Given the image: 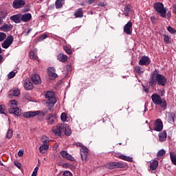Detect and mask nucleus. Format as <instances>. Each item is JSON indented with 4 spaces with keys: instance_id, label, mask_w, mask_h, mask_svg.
<instances>
[{
    "instance_id": "obj_1",
    "label": "nucleus",
    "mask_w": 176,
    "mask_h": 176,
    "mask_svg": "<svg viewBox=\"0 0 176 176\" xmlns=\"http://www.w3.org/2000/svg\"><path fill=\"white\" fill-rule=\"evenodd\" d=\"M150 86H156V83L159 86H166L167 85V78L162 74L157 73V70H155L151 75L148 82Z\"/></svg>"
},
{
    "instance_id": "obj_2",
    "label": "nucleus",
    "mask_w": 176,
    "mask_h": 176,
    "mask_svg": "<svg viewBox=\"0 0 176 176\" xmlns=\"http://www.w3.org/2000/svg\"><path fill=\"white\" fill-rule=\"evenodd\" d=\"M45 98H47V101H46L47 107L50 112H52V111H53L52 108L54 107L56 102H57V99L56 98V94H54V92L52 91H48L45 93Z\"/></svg>"
},
{
    "instance_id": "obj_3",
    "label": "nucleus",
    "mask_w": 176,
    "mask_h": 176,
    "mask_svg": "<svg viewBox=\"0 0 176 176\" xmlns=\"http://www.w3.org/2000/svg\"><path fill=\"white\" fill-rule=\"evenodd\" d=\"M151 100L155 105H160L162 108H166L167 107L166 100H162L160 95L157 94H153L151 96Z\"/></svg>"
},
{
    "instance_id": "obj_4",
    "label": "nucleus",
    "mask_w": 176,
    "mask_h": 176,
    "mask_svg": "<svg viewBox=\"0 0 176 176\" xmlns=\"http://www.w3.org/2000/svg\"><path fill=\"white\" fill-rule=\"evenodd\" d=\"M154 8L155 12H157L161 17H166L167 14V10L164 8L163 3L158 2L154 4Z\"/></svg>"
},
{
    "instance_id": "obj_5",
    "label": "nucleus",
    "mask_w": 176,
    "mask_h": 176,
    "mask_svg": "<svg viewBox=\"0 0 176 176\" xmlns=\"http://www.w3.org/2000/svg\"><path fill=\"white\" fill-rule=\"evenodd\" d=\"M107 168L113 170V168H126L127 164L124 162H109L105 164Z\"/></svg>"
},
{
    "instance_id": "obj_6",
    "label": "nucleus",
    "mask_w": 176,
    "mask_h": 176,
    "mask_svg": "<svg viewBox=\"0 0 176 176\" xmlns=\"http://www.w3.org/2000/svg\"><path fill=\"white\" fill-rule=\"evenodd\" d=\"M14 38L13 36H8L6 39L2 43L1 46L3 49H8L12 43H13Z\"/></svg>"
},
{
    "instance_id": "obj_7",
    "label": "nucleus",
    "mask_w": 176,
    "mask_h": 176,
    "mask_svg": "<svg viewBox=\"0 0 176 176\" xmlns=\"http://www.w3.org/2000/svg\"><path fill=\"white\" fill-rule=\"evenodd\" d=\"M64 131V124H58L56 127L54 129H52V132L56 135H58V137H61V134Z\"/></svg>"
},
{
    "instance_id": "obj_8",
    "label": "nucleus",
    "mask_w": 176,
    "mask_h": 176,
    "mask_svg": "<svg viewBox=\"0 0 176 176\" xmlns=\"http://www.w3.org/2000/svg\"><path fill=\"white\" fill-rule=\"evenodd\" d=\"M25 5V0H14L12 2V8L14 9H21V8H24Z\"/></svg>"
},
{
    "instance_id": "obj_9",
    "label": "nucleus",
    "mask_w": 176,
    "mask_h": 176,
    "mask_svg": "<svg viewBox=\"0 0 176 176\" xmlns=\"http://www.w3.org/2000/svg\"><path fill=\"white\" fill-rule=\"evenodd\" d=\"M153 129L155 131H162L163 130V122L160 118L155 120Z\"/></svg>"
},
{
    "instance_id": "obj_10",
    "label": "nucleus",
    "mask_w": 176,
    "mask_h": 176,
    "mask_svg": "<svg viewBox=\"0 0 176 176\" xmlns=\"http://www.w3.org/2000/svg\"><path fill=\"white\" fill-rule=\"evenodd\" d=\"M41 113L40 111H26L23 113L22 116L23 118H25L27 119L31 118H35V116H37Z\"/></svg>"
},
{
    "instance_id": "obj_11",
    "label": "nucleus",
    "mask_w": 176,
    "mask_h": 176,
    "mask_svg": "<svg viewBox=\"0 0 176 176\" xmlns=\"http://www.w3.org/2000/svg\"><path fill=\"white\" fill-rule=\"evenodd\" d=\"M80 153L82 160L85 162L87 159V154L89 153V149H87L86 146H82L80 150Z\"/></svg>"
},
{
    "instance_id": "obj_12",
    "label": "nucleus",
    "mask_w": 176,
    "mask_h": 176,
    "mask_svg": "<svg viewBox=\"0 0 176 176\" xmlns=\"http://www.w3.org/2000/svg\"><path fill=\"white\" fill-rule=\"evenodd\" d=\"M133 28V23H131L130 21L124 26V32L126 34V35H131V33L133 32L132 30Z\"/></svg>"
},
{
    "instance_id": "obj_13",
    "label": "nucleus",
    "mask_w": 176,
    "mask_h": 176,
    "mask_svg": "<svg viewBox=\"0 0 176 176\" xmlns=\"http://www.w3.org/2000/svg\"><path fill=\"white\" fill-rule=\"evenodd\" d=\"M46 120H47L50 124H53V123L57 120V115L54 113L48 114L46 117Z\"/></svg>"
},
{
    "instance_id": "obj_14",
    "label": "nucleus",
    "mask_w": 176,
    "mask_h": 176,
    "mask_svg": "<svg viewBox=\"0 0 176 176\" xmlns=\"http://www.w3.org/2000/svg\"><path fill=\"white\" fill-rule=\"evenodd\" d=\"M31 79L34 85H41V83H42L41 76H39L37 74H34L32 75Z\"/></svg>"
},
{
    "instance_id": "obj_15",
    "label": "nucleus",
    "mask_w": 176,
    "mask_h": 176,
    "mask_svg": "<svg viewBox=\"0 0 176 176\" xmlns=\"http://www.w3.org/2000/svg\"><path fill=\"white\" fill-rule=\"evenodd\" d=\"M32 19V15L30 13H25L23 14H21V21L23 23H28L30 20Z\"/></svg>"
},
{
    "instance_id": "obj_16",
    "label": "nucleus",
    "mask_w": 176,
    "mask_h": 176,
    "mask_svg": "<svg viewBox=\"0 0 176 176\" xmlns=\"http://www.w3.org/2000/svg\"><path fill=\"white\" fill-rule=\"evenodd\" d=\"M151 64V60L148 56H142L139 60V65H149Z\"/></svg>"
},
{
    "instance_id": "obj_17",
    "label": "nucleus",
    "mask_w": 176,
    "mask_h": 176,
    "mask_svg": "<svg viewBox=\"0 0 176 176\" xmlns=\"http://www.w3.org/2000/svg\"><path fill=\"white\" fill-rule=\"evenodd\" d=\"M60 155L64 159H67V160H70L71 162H75V158L72 157L69 153H67L65 151H60Z\"/></svg>"
},
{
    "instance_id": "obj_18",
    "label": "nucleus",
    "mask_w": 176,
    "mask_h": 176,
    "mask_svg": "<svg viewBox=\"0 0 176 176\" xmlns=\"http://www.w3.org/2000/svg\"><path fill=\"white\" fill-rule=\"evenodd\" d=\"M8 96H10V97H19V96H20V89L13 88L9 91Z\"/></svg>"
},
{
    "instance_id": "obj_19",
    "label": "nucleus",
    "mask_w": 176,
    "mask_h": 176,
    "mask_svg": "<svg viewBox=\"0 0 176 176\" xmlns=\"http://www.w3.org/2000/svg\"><path fill=\"white\" fill-rule=\"evenodd\" d=\"M8 112L9 113H12L13 115H15V116H21V109H20L19 107L9 109Z\"/></svg>"
},
{
    "instance_id": "obj_20",
    "label": "nucleus",
    "mask_w": 176,
    "mask_h": 176,
    "mask_svg": "<svg viewBox=\"0 0 176 176\" xmlns=\"http://www.w3.org/2000/svg\"><path fill=\"white\" fill-rule=\"evenodd\" d=\"M10 20L14 21L16 24L21 23V14H15L10 17Z\"/></svg>"
},
{
    "instance_id": "obj_21",
    "label": "nucleus",
    "mask_w": 176,
    "mask_h": 176,
    "mask_svg": "<svg viewBox=\"0 0 176 176\" xmlns=\"http://www.w3.org/2000/svg\"><path fill=\"white\" fill-rule=\"evenodd\" d=\"M13 28V25L10 23H4L3 26L0 27L1 31H3L4 32H8V31L12 30Z\"/></svg>"
},
{
    "instance_id": "obj_22",
    "label": "nucleus",
    "mask_w": 176,
    "mask_h": 176,
    "mask_svg": "<svg viewBox=\"0 0 176 176\" xmlns=\"http://www.w3.org/2000/svg\"><path fill=\"white\" fill-rule=\"evenodd\" d=\"M24 87L26 90H32L34 85L29 79H26L24 82Z\"/></svg>"
},
{
    "instance_id": "obj_23",
    "label": "nucleus",
    "mask_w": 176,
    "mask_h": 176,
    "mask_svg": "<svg viewBox=\"0 0 176 176\" xmlns=\"http://www.w3.org/2000/svg\"><path fill=\"white\" fill-rule=\"evenodd\" d=\"M48 75L50 78L52 79H56L57 78V74H56V70L54 67H49L48 68Z\"/></svg>"
},
{
    "instance_id": "obj_24",
    "label": "nucleus",
    "mask_w": 176,
    "mask_h": 176,
    "mask_svg": "<svg viewBox=\"0 0 176 176\" xmlns=\"http://www.w3.org/2000/svg\"><path fill=\"white\" fill-rule=\"evenodd\" d=\"M158 137L160 142H164V141L167 140V132H166V131H163L159 133Z\"/></svg>"
},
{
    "instance_id": "obj_25",
    "label": "nucleus",
    "mask_w": 176,
    "mask_h": 176,
    "mask_svg": "<svg viewBox=\"0 0 176 176\" xmlns=\"http://www.w3.org/2000/svg\"><path fill=\"white\" fill-rule=\"evenodd\" d=\"M57 58L61 63H67L68 60V56H67V55L60 54L58 55Z\"/></svg>"
},
{
    "instance_id": "obj_26",
    "label": "nucleus",
    "mask_w": 176,
    "mask_h": 176,
    "mask_svg": "<svg viewBox=\"0 0 176 176\" xmlns=\"http://www.w3.org/2000/svg\"><path fill=\"white\" fill-rule=\"evenodd\" d=\"M158 166L159 162H157V160H154L151 163L150 170H151V171H154V170H156Z\"/></svg>"
},
{
    "instance_id": "obj_27",
    "label": "nucleus",
    "mask_w": 176,
    "mask_h": 176,
    "mask_svg": "<svg viewBox=\"0 0 176 176\" xmlns=\"http://www.w3.org/2000/svg\"><path fill=\"white\" fill-rule=\"evenodd\" d=\"M144 69L140 66H135L134 68V72H135L137 75H142V74H144Z\"/></svg>"
},
{
    "instance_id": "obj_28",
    "label": "nucleus",
    "mask_w": 176,
    "mask_h": 176,
    "mask_svg": "<svg viewBox=\"0 0 176 176\" xmlns=\"http://www.w3.org/2000/svg\"><path fill=\"white\" fill-rule=\"evenodd\" d=\"M74 16L78 18H82L83 17V10L82 8H78V10H76L74 13Z\"/></svg>"
},
{
    "instance_id": "obj_29",
    "label": "nucleus",
    "mask_w": 176,
    "mask_h": 176,
    "mask_svg": "<svg viewBox=\"0 0 176 176\" xmlns=\"http://www.w3.org/2000/svg\"><path fill=\"white\" fill-rule=\"evenodd\" d=\"M119 159H121L122 160H125L126 162H133V157L126 156L124 155H119Z\"/></svg>"
},
{
    "instance_id": "obj_30",
    "label": "nucleus",
    "mask_w": 176,
    "mask_h": 176,
    "mask_svg": "<svg viewBox=\"0 0 176 176\" xmlns=\"http://www.w3.org/2000/svg\"><path fill=\"white\" fill-rule=\"evenodd\" d=\"M8 105L10 107V109H13L14 108H17L18 103L16 100H10Z\"/></svg>"
},
{
    "instance_id": "obj_31",
    "label": "nucleus",
    "mask_w": 176,
    "mask_h": 176,
    "mask_svg": "<svg viewBox=\"0 0 176 176\" xmlns=\"http://www.w3.org/2000/svg\"><path fill=\"white\" fill-rule=\"evenodd\" d=\"M49 149V144H43L39 147L41 153H45Z\"/></svg>"
},
{
    "instance_id": "obj_32",
    "label": "nucleus",
    "mask_w": 176,
    "mask_h": 176,
    "mask_svg": "<svg viewBox=\"0 0 176 176\" xmlns=\"http://www.w3.org/2000/svg\"><path fill=\"white\" fill-rule=\"evenodd\" d=\"M64 3H65L64 0H56L55 3L56 9H61Z\"/></svg>"
},
{
    "instance_id": "obj_33",
    "label": "nucleus",
    "mask_w": 176,
    "mask_h": 176,
    "mask_svg": "<svg viewBox=\"0 0 176 176\" xmlns=\"http://www.w3.org/2000/svg\"><path fill=\"white\" fill-rule=\"evenodd\" d=\"M64 131L65 135H71V134L72 133V131L67 125H64Z\"/></svg>"
},
{
    "instance_id": "obj_34",
    "label": "nucleus",
    "mask_w": 176,
    "mask_h": 176,
    "mask_svg": "<svg viewBox=\"0 0 176 176\" xmlns=\"http://www.w3.org/2000/svg\"><path fill=\"white\" fill-rule=\"evenodd\" d=\"M169 155L173 164L176 166V155L173 152H170Z\"/></svg>"
},
{
    "instance_id": "obj_35",
    "label": "nucleus",
    "mask_w": 176,
    "mask_h": 176,
    "mask_svg": "<svg viewBox=\"0 0 176 176\" xmlns=\"http://www.w3.org/2000/svg\"><path fill=\"white\" fill-rule=\"evenodd\" d=\"M0 113L3 115H6V113H8V111H6V106L4 104L0 105Z\"/></svg>"
},
{
    "instance_id": "obj_36",
    "label": "nucleus",
    "mask_w": 176,
    "mask_h": 176,
    "mask_svg": "<svg viewBox=\"0 0 176 176\" xmlns=\"http://www.w3.org/2000/svg\"><path fill=\"white\" fill-rule=\"evenodd\" d=\"M13 137V129H8L6 133V138L10 140Z\"/></svg>"
},
{
    "instance_id": "obj_37",
    "label": "nucleus",
    "mask_w": 176,
    "mask_h": 176,
    "mask_svg": "<svg viewBox=\"0 0 176 176\" xmlns=\"http://www.w3.org/2000/svg\"><path fill=\"white\" fill-rule=\"evenodd\" d=\"M49 141V138L46 135H43L41 138V142L43 144L47 145V142Z\"/></svg>"
},
{
    "instance_id": "obj_38",
    "label": "nucleus",
    "mask_w": 176,
    "mask_h": 176,
    "mask_svg": "<svg viewBox=\"0 0 176 176\" xmlns=\"http://www.w3.org/2000/svg\"><path fill=\"white\" fill-rule=\"evenodd\" d=\"M166 155V150L164 149H161L157 153V156L158 157H160L162 156H164Z\"/></svg>"
},
{
    "instance_id": "obj_39",
    "label": "nucleus",
    "mask_w": 176,
    "mask_h": 176,
    "mask_svg": "<svg viewBox=\"0 0 176 176\" xmlns=\"http://www.w3.org/2000/svg\"><path fill=\"white\" fill-rule=\"evenodd\" d=\"M30 56V58H31V60H36V58H38V56L36 55H35V53H34L33 51H31L29 54Z\"/></svg>"
},
{
    "instance_id": "obj_40",
    "label": "nucleus",
    "mask_w": 176,
    "mask_h": 176,
    "mask_svg": "<svg viewBox=\"0 0 176 176\" xmlns=\"http://www.w3.org/2000/svg\"><path fill=\"white\" fill-rule=\"evenodd\" d=\"M6 39V34L4 32H0V42H2Z\"/></svg>"
},
{
    "instance_id": "obj_41",
    "label": "nucleus",
    "mask_w": 176,
    "mask_h": 176,
    "mask_svg": "<svg viewBox=\"0 0 176 176\" xmlns=\"http://www.w3.org/2000/svg\"><path fill=\"white\" fill-rule=\"evenodd\" d=\"M60 119L62 122H67V113H62L60 116Z\"/></svg>"
},
{
    "instance_id": "obj_42",
    "label": "nucleus",
    "mask_w": 176,
    "mask_h": 176,
    "mask_svg": "<svg viewBox=\"0 0 176 176\" xmlns=\"http://www.w3.org/2000/svg\"><path fill=\"white\" fill-rule=\"evenodd\" d=\"M47 37H48L47 34H43L40 37H38V41L39 42H41V41H43L44 39H46V38H47Z\"/></svg>"
},
{
    "instance_id": "obj_43",
    "label": "nucleus",
    "mask_w": 176,
    "mask_h": 176,
    "mask_svg": "<svg viewBox=\"0 0 176 176\" xmlns=\"http://www.w3.org/2000/svg\"><path fill=\"white\" fill-rule=\"evenodd\" d=\"M14 76H16V72H11L8 75V79H12V78H14Z\"/></svg>"
},
{
    "instance_id": "obj_44",
    "label": "nucleus",
    "mask_w": 176,
    "mask_h": 176,
    "mask_svg": "<svg viewBox=\"0 0 176 176\" xmlns=\"http://www.w3.org/2000/svg\"><path fill=\"white\" fill-rule=\"evenodd\" d=\"M124 13L125 16H129V13H130V8L129 6H126L124 9Z\"/></svg>"
},
{
    "instance_id": "obj_45",
    "label": "nucleus",
    "mask_w": 176,
    "mask_h": 176,
    "mask_svg": "<svg viewBox=\"0 0 176 176\" xmlns=\"http://www.w3.org/2000/svg\"><path fill=\"white\" fill-rule=\"evenodd\" d=\"M167 30L168 31V32H170V34H175L176 30L174 28H172L171 26H168L167 28Z\"/></svg>"
},
{
    "instance_id": "obj_46",
    "label": "nucleus",
    "mask_w": 176,
    "mask_h": 176,
    "mask_svg": "<svg viewBox=\"0 0 176 176\" xmlns=\"http://www.w3.org/2000/svg\"><path fill=\"white\" fill-rule=\"evenodd\" d=\"M164 41L166 43H170V37L167 34H164Z\"/></svg>"
},
{
    "instance_id": "obj_47",
    "label": "nucleus",
    "mask_w": 176,
    "mask_h": 176,
    "mask_svg": "<svg viewBox=\"0 0 176 176\" xmlns=\"http://www.w3.org/2000/svg\"><path fill=\"white\" fill-rule=\"evenodd\" d=\"M38 170H39V168H38V166H36V167L34 168V171H33V173H32V176H36L37 174H38Z\"/></svg>"
},
{
    "instance_id": "obj_48",
    "label": "nucleus",
    "mask_w": 176,
    "mask_h": 176,
    "mask_svg": "<svg viewBox=\"0 0 176 176\" xmlns=\"http://www.w3.org/2000/svg\"><path fill=\"white\" fill-rule=\"evenodd\" d=\"M65 52H66V53L67 54H72V51L71 50V49L68 48V47H65Z\"/></svg>"
},
{
    "instance_id": "obj_49",
    "label": "nucleus",
    "mask_w": 176,
    "mask_h": 176,
    "mask_svg": "<svg viewBox=\"0 0 176 176\" xmlns=\"http://www.w3.org/2000/svg\"><path fill=\"white\" fill-rule=\"evenodd\" d=\"M63 176H72V173L69 170H66L63 173Z\"/></svg>"
},
{
    "instance_id": "obj_50",
    "label": "nucleus",
    "mask_w": 176,
    "mask_h": 176,
    "mask_svg": "<svg viewBox=\"0 0 176 176\" xmlns=\"http://www.w3.org/2000/svg\"><path fill=\"white\" fill-rule=\"evenodd\" d=\"M169 117L171 118V120L174 122V119H175L176 115L174 113H171Z\"/></svg>"
},
{
    "instance_id": "obj_51",
    "label": "nucleus",
    "mask_w": 176,
    "mask_h": 176,
    "mask_svg": "<svg viewBox=\"0 0 176 176\" xmlns=\"http://www.w3.org/2000/svg\"><path fill=\"white\" fill-rule=\"evenodd\" d=\"M14 164L18 168H21V164L20 162L17 161L14 162Z\"/></svg>"
},
{
    "instance_id": "obj_52",
    "label": "nucleus",
    "mask_w": 176,
    "mask_h": 176,
    "mask_svg": "<svg viewBox=\"0 0 176 176\" xmlns=\"http://www.w3.org/2000/svg\"><path fill=\"white\" fill-rule=\"evenodd\" d=\"M62 166L63 168H68V167H69V164L65 163V164H63Z\"/></svg>"
},
{
    "instance_id": "obj_53",
    "label": "nucleus",
    "mask_w": 176,
    "mask_h": 176,
    "mask_svg": "<svg viewBox=\"0 0 176 176\" xmlns=\"http://www.w3.org/2000/svg\"><path fill=\"white\" fill-rule=\"evenodd\" d=\"M87 1L89 3V5H91L94 3V2H96V0H87Z\"/></svg>"
},
{
    "instance_id": "obj_54",
    "label": "nucleus",
    "mask_w": 176,
    "mask_h": 176,
    "mask_svg": "<svg viewBox=\"0 0 176 176\" xmlns=\"http://www.w3.org/2000/svg\"><path fill=\"white\" fill-rule=\"evenodd\" d=\"M24 155V153L21 151H19L18 152V156H19L20 157H21V156H23Z\"/></svg>"
},
{
    "instance_id": "obj_55",
    "label": "nucleus",
    "mask_w": 176,
    "mask_h": 176,
    "mask_svg": "<svg viewBox=\"0 0 176 176\" xmlns=\"http://www.w3.org/2000/svg\"><path fill=\"white\" fill-rule=\"evenodd\" d=\"M32 31V29L28 28V31L26 32V35H30V33Z\"/></svg>"
},
{
    "instance_id": "obj_56",
    "label": "nucleus",
    "mask_w": 176,
    "mask_h": 176,
    "mask_svg": "<svg viewBox=\"0 0 176 176\" xmlns=\"http://www.w3.org/2000/svg\"><path fill=\"white\" fill-rule=\"evenodd\" d=\"M144 91L148 93L149 91V88L144 87Z\"/></svg>"
},
{
    "instance_id": "obj_57",
    "label": "nucleus",
    "mask_w": 176,
    "mask_h": 176,
    "mask_svg": "<svg viewBox=\"0 0 176 176\" xmlns=\"http://www.w3.org/2000/svg\"><path fill=\"white\" fill-rule=\"evenodd\" d=\"M99 6H107V3H99Z\"/></svg>"
},
{
    "instance_id": "obj_58",
    "label": "nucleus",
    "mask_w": 176,
    "mask_h": 176,
    "mask_svg": "<svg viewBox=\"0 0 176 176\" xmlns=\"http://www.w3.org/2000/svg\"><path fill=\"white\" fill-rule=\"evenodd\" d=\"M76 146H81V148H82V146H83L82 145V143L78 142V143H76Z\"/></svg>"
},
{
    "instance_id": "obj_59",
    "label": "nucleus",
    "mask_w": 176,
    "mask_h": 176,
    "mask_svg": "<svg viewBox=\"0 0 176 176\" xmlns=\"http://www.w3.org/2000/svg\"><path fill=\"white\" fill-rule=\"evenodd\" d=\"M173 12L176 14V5H173Z\"/></svg>"
},
{
    "instance_id": "obj_60",
    "label": "nucleus",
    "mask_w": 176,
    "mask_h": 176,
    "mask_svg": "<svg viewBox=\"0 0 176 176\" xmlns=\"http://www.w3.org/2000/svg\"><path fill=\"white\" fill-rule=\"evenodd\" d=\"M2 60H3V56L2 55H0V64L2 63Z\"/></svg>"
},
{
    "instance_id": "obj_61",
    "label": "nucleus",
    "mask_w": 176,
    "mask_h": 176,
    "mask_svg": "<svg viewBox=\"0 0 176 176\" xmlns=\"http://www.w3.org/2000/svg\"><path fill=\"white\" fill-rule=\"evenodd\" d=\"M2 53V48L0 47V54Z\"/></svg>"
},
{
    "instance_id": "obj_62",
    "label": "nucleus",
    "mask_w": 176,
    "mask_h": 176,
    "mask_svg": "<svg viewBox=\"0 0 176 176\" xmlns=\"http://www.w3.org/2000/svg\"><path fill=\"white\" fill-rule=\"evenodd\" d=\"M148 111V109H144V112H146Z\"/></svg>"
},
{
    "instance_id": "obj_63",
    "label": "nucleus",
    "mask_w": 176,
    "mask_h": 176,
    "mask_svg": "<svg viewBox=\"0 0 176 176\" xmlns=\"http://www.w3.org/2000/svg\"><path fill=\"white\" fill-rule=\"evenodd\" d=\"M153 19H155V18H153V16H152V17H151V21H153Z\"/></svg>"
},
{
    "instance_id": "obj_64",
    "label": "nucleus",
    "mask_w": 176,
    "mask_h": 176,
    "mask_svg": "<svg viewBox=\"0 0 176 176\" xmlns=\"http://www.w3.org/2000/svg\"><path fill=\"white\" fill-rule=\"evenodd\" d=\"M149 129H150V130H152V129H151V126H149Z\"/></svg>"
}]
</instances>
